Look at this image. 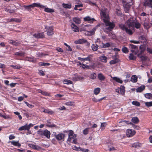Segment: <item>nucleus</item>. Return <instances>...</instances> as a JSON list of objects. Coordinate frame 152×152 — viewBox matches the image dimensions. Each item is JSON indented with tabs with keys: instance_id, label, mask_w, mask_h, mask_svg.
Returning a JSON list of instances; mask_svg holds the SVG:
<instances>
[{
	"instance_id": "1",
	"label": "nucleus",
	"mask_w": 152,
	"mask_h": 152,
	"mask_svg": "<svg viewBox=\"0 0 152 152\" xmlns=\"http://www.w3.org/2000/svg\"><path fill=\"white\" fill-rule=\"evenodd\" d=\"M100 14L103 20L106 25L107 26H108L105 28L104 29V31L105 32L108 33V31L107 30L111 31L115 27V25L113 23L109 21V11L107 9L104 8H102L101 10Z\"/></svg>"
},
{
	"instance_id": "2",
	"label": "nucleus",
	"mask_w": 152,
	"mask_h": 152,
	"mask_svg": "<svg viewBox=\"0 0 152 152\" xmlns=\"http://www.w3.org/2000/svg\"><path fill=\"white\" fill-rule=\"evenodd\" d=\"M136 19L133 18H131L129 19L125 23V26L124 25H119V27L123 31H125L126 33L130 35L133 34L132 29L134 28V24L135 22Z\"/></svg>"
},
{
	"instance_id": "3",
	"label": "nucleus",
	"mask_w": 152,
	"mask_h": 152,
	"mask_svg": "<svg viewBox=\"0 0 152 152\" xmlns=\"http://www.w3.org/2000/svg\"><path fill=\"white\" fill-rule=\"evenodd\" d=\"M76 137V135L73 132L70 130L69 131V133L68 134V138L67 141L70 142L72 140L74 139Z\"/></svg>"
},
{
	"instance_id": "4",
	"label": "nucleus",
	"mask_w": 152,
	"mask_h": 152,
	"mask_svg": "<svg viewBox=\"0 0 152 152\" xmlns=\"http://www.w3.org/2000/svg\"><path fill=\"white\" fill-rule=\"evenodd\" d=\"M130 47L132 49L131 51L134 54H136L138 52V48L137 47L133 45L130 44Z\"/></svg>"
},
{
	"instance_id": "5",
	"label": "nucleus",
	"mask_w": 152,
	"mask_h": 152,
	"mask_svg": "<svg viewBox=\"0 0 152 152\" xmlns=\"http://www.w3.org/2000/svg\"><path fill=\"white\" fill-rule=\"evenodd\" d=\"M125 87L123 86H121L119 88H118L115 89V91L118 94H121L122 95L124 94Z\"/></svg>"
},
{
	"instance_id": "6",
	"label": "nucleus",
	"mask_w": 152,
	"mask_h": 152,
	"mask_svg": "<svg viewBox=\"0 0 152 152\" xmlns=\"http://www.w3.org/2000/svg\"><path fill=\"white\" fill-rule=\"evenodd\" d=\"M135 134V131L132 129H128L126 132V135L128 137H132Z\"/></svg>"
},
{
	"instance_id": "7",
	"label": "nucleus",
	"mask_w": 152,
	"mask_h": 152,
	"mask_svg": "<svg viewBox=\"0 0 152 152\" xmlns=\"http://www.w3.org/2000/svg\"><path fill=\"white\" fill-rule=\"evenodd\" d=\"M149 19L148 17L145 18L144 20V23L143 24L144 27L146 28H148L149 27Z\"/></svg>"
},
{
	"instance_id": "8",
	"label": "nucleus",
	"mask_w": 152,
	"mask_h": 152,
	"mask_svg": "<svg viewBox=\"0 0 152 152\" xmlns=\"http://www.w3.org/2000/svg\"><path fill=\"white\" fill-rule=\"evenodd\" d=\"M64 137L65 134L63 133H60L55 135V137L58 140H62L64 139Z\"/></svg>"
},
{
	"instance_id": "9",
	"label": "nucleus",
	"mask_w": 152,
	"mask_h": 152,
	"mask_svg": "<svg viewBox=\"0 0 152 152\" xmlns=\"http://www.w3.org/2000/svg\"><path fill=\"white\" fill-rule=\"evenodd\" d=\"M99 59L102 62L106 63L107 62L108 58L106 56H104V55H102L99 57Z\"/></svg>"
},
{
	"instance_id": "10",
	"label": "nucleus",
	"mask_w": 152,
	"mask_h": 152,
	"mask_svg": "<svg viewBox=\"0 0 152 152\" xmlns=\"http://www.w3.org/2000/svg\"><path fill=\"white\" fill-rule=\"evenodd\" d=\"M47 33L48 35L50 36L53 34V28L52 27H49L47 28Z\"/></svg>"
},
{
	"instance_id": "11",
	"label": "nucleus",
	"mask_w": 152,
	"mask_h": 152,
	"mask_svg": "<svg viewBox=\"0 0 152 152\" xmlns=\"http://www.w3.org/2000/svg\"><path fill=\"white\" fill-rule=\"evenodd\" d=\"M144 5L145 6H148L152 7V0H145Z\"/></svg>"
},
{
	"instance_id": "12",
	"label": "nucleus",
	"mask_w": 152,
	"mask_h": 152,
	"mask_svg": "<svg viewBox=\"0 0 152 152\" xmlns=\"http://www.w3.org/2000/svg\"><path fill=\"white\" fill-rule=\"evenodd\" d=\"M75 42L76 44H82L87 43L88 45H89L90 44L89 43L87 42L86 40L83 39H79L78 40L76 41Z\"/></svg>"
},
{
	"instance_id": "13",
	"label": "nucleus",
	"mask_w": 152,
	"mask_h": 152,
	"mask_svg": "<svg viewBox=\"0 0 152 152\" xmlns=\"http://www.w3.org/2000/svg\"><path fill=\"white\" fill-rule=\"evenodd\" d=\"M32 7V9H33L34 7H40V8H45V6L43 5H41L40 3H34L31 4Z\"/></svg>"
},
{
	"instance_id": "14",
	"label": "nucleus",
	"mask_w": 152,
	"mask_h": 152,
	"mask_svg": "<svg viewBox=\"0 0 152 152\" xmlns=\"http://www.w3.org/2000/svg\"><path fill=\"white\" fill-rule=\"evenodd\" d=\"M43 136L46 137L48 139H49L50 137V131L47 129L44 131Z\"/></svg>"
},
{
	"instance_id": "15",
	"label": "nucleus",
	"mask_w": 152,
	"mask_h": 152,
	"mask_svg": "<svg viewBox=\"0 0 152 152\" xmlns=\"http://www.w3.org/2000/svg\"><path fill=\"white\" fill-rule=\"evenodd\" d=\"M84 20L85 21H88L90 23H92L93 21L95 20V19L94 18H91L90 17L87 16L84 18Z\"/></svg>"
},
{
	"instance_id": "16",
	"label": "nucleus",
	"mask_w": 152,
	"mask_h": 152,
	"mask_svg": "<svg viewBox=\"0 0 152 152\" xmlns=\"http://www.w3.org/2000/svg\"><path fill=\"white\" fill-rule=\"evenodd\" d=\"M96 30V28H93L91 31H87L86 34L88 36H90L93 35L94 34Z\"/></svg>"
},
{
	"instance_id": "17",
	"label": "nucleus",
	"mask_w": 152,
	"mask_h": 152,
	"mask_svg": "<svg viewBox=\"0 0 152 152\" xmlns=\"http://www.w3.org/2000/svg\"><path fill=\"white\" fill-rule=\"evenodd\" d=\"M71 27L73 31L75 32H77L79 31L78 28L76 26L75 24L72 23L71 25Z\"/></svg>"
},
{
	"instance_id": "18",
	"label": "nucleus",
	"mask_w": 152,
	"mask_h": 152,
	"mask_svg": "<svg viewBox=\"0 0 152 152\" xmlns=\"http://www.w3.org/2000/svg\"><path fill=\"white\" fill-rule=\"evenodd\" d=\"M33 36L37 38H42L44 37L43 34L42 33L35 34Z\"/></svg>"
},
{
	"instance_id": "19",
	"label": "nucleus",
	"mask_w": 152,
	"mask_h": 152,
	"mask_svg": "<svg viewBox=\"0 0 152 152\" xmlns=\"http://www.w3.org/2000/svg\"><path fill=\"white\" fill-rule=\"evenodd\" d=\"M119 123H122L121 124V126H125L126 124H132V123L128 121H120L119 122Z\"/></svg>"
},
{
	"instance_id": "20",
	"label": "nucleus",
	"mask_w": 152,
	"mask_h": 152,
	"mask_svg": "<svg viewBox=\"0 0 152 152\" xmlns=\"http://www.w3.org/2000/svg\"><path fill=\"white\" fill-rule=\"evenodd\" d=\"M18 130L19 131H21L24 130H27L29 131L28 129L27 126V124H26L24 126H22L19 128Z\"/></svg>"
},
{
	"instance_id": "21",
	"label": "nucleus",
	"mask_w": 152,
	"mask_h": 152,
	"mask_svg": "<svg viewBox=\"0 0 152 152\" xmlns=\"http://www.w3.org/2000/svg\"><path fill=\"white\" fill-rule=\"evenodd\" d=\"M113 45V44L111 42H108L106 44L103 43L102 44V48H108L110 46H112Z\"/></svg>"
},
{
	"instance_id": "22",
	"label": "nucleus",
	"mask_w": 152,
	"mask_h": 152,
	"mask_svg": "<svg viewBox=\"0 0 152 152\" xmlns=\"http://www.w3.org/2000/svg\"><path fill=\"white\" fill-rule=\"evenodd\" d=\"M141 145V144L139 142H135L132 145V147L137 148H140Z\"/></svg>"
},
{
	"instance_id": "23",
	"label": "nucleus",
	"mask_w": 152,
	"mask_h": 152,
	"mask_svg": "<svg viewBox=\"0 0 152 152\" xmlns=\"http://www.w3.org/2000/svg\"><path fill=\"white\" fill-rule=\"evenodd\" d=\"M99 79L101 81H103L105 79V76L102 73H99L98 74V76Z\"/></svg>"
},
{
	"instance_id": "24",
	"label": "nucleus",
	"mask_w": 152,
	"mask_h": 152,
	"mask_svg": "<svg viewBox=\"0 0 152 152\" xmlns=\"http://www.w3.org/2000/svg\"><path fill=\"white\" fill-rule=\"evenodd\" d=\"M111 78H112L113 80H115L116 82L118 83H123V81L118 77H111Z\"/></svg>"
},
{
	"instance_id": "25",
	"label": "nucleus",
	"mask_w": 152,
	"mask_h": 152,
	"mask_svg": "<svg viewBox=\"0 0 152 152\" xmlns=\"http://www.w3.org/2000/svg\"><path fill=\"white\" fill-rule=\"evenodd\" d=\"M11 143L12 145L15 146H17L18 147H20L21 146V145L18 142V141H12L11 142Z\"/></svg>"
},
{
	"instance_id": "26",
	"label": "nucleus",
	"mask_w": 152,
	"mask_h": 152,
	"mask_svg": "<svg viewBox=\"0 0 152 152\" xmlns=\"http://www.w3.org/2000/svg\"><path fill=\"white\" fill-rule=\"evenodd\" d=\"M132 121L134 124H137L139 122V120L137 117H134L132 118Z\"/></svg>"
},
{
	"instance_id": "27",
	"label": "nucleus",
	"mask_w": 152,
	"mask_h": 152,
	"mask_svg": "<svg viewBox=\"0 0 152 152\" xmlns=\"http://www.w3.org/2000/svg\"><path fill=\"white\" fill-rule=\"evenodd\" d=\"M62 6L65 8L70 9L71 8L72 5L70 3L68 4H64L63 3L62 4Z\"/></svg>"
},
{
	"instance_id": "28",
	"label": "nucleus",
	"mask_w": 152,
	"mask_h": 152,
	"mask_svg": "<svg viewBox=\"0 0 152 152\" xmlns=\"http://www.w3.org/2000/svg\"><path fill=\"white\" fill-rule=\"evenodd\" d=\"M145 87L144 86H142L138 88H137L136 91L137 92H141L145 89Z\"/></svg>"
},
{
	"instance_id": "29",
	"label": "nucleus",
	"mask_w": 152,
	"mask_h": 152,
	"mask_svg": "<svg viewBox=\"0 0 152 152\" xmlns=\"http://www.w3.org/2000/svg\"><path fill=\"white\" fill-rule=\"evenodd\" d=\"M98 45L96 44H93L91 46L92 50L94 51H96L98 48Z\"/></svg>"
},
{
	"instance_id": "30",
	"label": "nucleus",
	"mask_w": 152,
	"mask_h": 152,
	"mask_svg": "<svg viewBox=\"0 0 152 152\" xmlns=\"http://www.w3.org/2000/svg\"><path fill=\"white\" fill-rule=\"evenodd\" d=\"M25 54V53L21 51H20L19 52H16L15 53V55L20 56H23Z\"/></svg>"
},
{
	"instance_id": "31",
	"label": "nucleus",
	"mask_w": 152,
	"mask_h": 152,
	"mask_svg": "<svg viewBox=\"0 0 152 152\" xmlns=\"http://www.w3.org/2000/svg\"><path fill=\"white\" fill-rule=\"evenodd\" d=\"M137 56L140 58L142 61H145L147 60V57L146 56H141L140 54L137 55Z\"/></svg>"
},
{
	"instance_id": "32",
	"label": "nucleus",
	"mask_w": 152,
	"mask_h": 152,
	"mask_svg": "<svg viewBox=\"0 0 152 152\" xmlns=\"http://www.w3.org/2000/svg\"><path fill=\"white\" fill-rule=\"evenodd\" d=\"M141 26L140 24L136 20L134 24V28L135 27L137 29L139 28Z\"/></svg>"
},
{
	"instance_id": "33",
	"label": "nucleus",
	"mask_w": 152,
	"mask_h": 152,
	"mask_svg": "<svg viewBox=\"0 0 152 152\" xmlns=\"http://www.w3.org/2000/svg\"><path fill=\"white\" fill-rule=\"evenodd\" d=\"M23 7L26 10L29 12L31 11V9H32V7H31V4L28 6L24 5Z\"/></svg>"
},
{
	"instance_id": "34",
	"label": "nucleus",
	"mask_w": 152,
	"mask_h": 152,
	"mask_svg": "<svg viewBox=\"0 0 152 152\" xmlns=\"http://www.w3.org/2000/svg\"><path fill=\"white\" fill-rule=\"evenodd\" d=\"M140 54L143 53L145 49V47L144 45H141L140 47Z\"/></svg>"
},
{
	"instance_id": "35",
	"label": "nucleus",
	"mask_w": 152,
	"mask_h": 152,
	"mask_svg": "<svg viewBox=\"0 0 152 152\" xmlns=\"http://www.w3.org/2000/svg\"><path fill=\"white\" fill-rule=\"evenodd\" d=\"M137 77L136 75H133L131 77V80L132 82L135 83L137 81Z\"/></svg>"
},
{
	"instance_id": "36",
	"label": "nucleus",
	"mask_w": 152,
	"mask_h": 152,
	"mask_svg": "<svg viewBox=\"0 0 152 152\" xmlns=\"http://www.w3.org/2000/svg\"><path fill=\"white\" fill-rule=\"evenodd\" d=\"M63 83L67 85L72 84V82L71 81L68 80H65L63 81Z\"/></svg>"
},
{
	"instance_id": "37",
	"label": "nucleus",
	"mask_w": 152,
	"mask_h": 152,
	"mask_svg": "<svg viewBox=\"0 0 152 152\" xmlns=\"http://www.w3.org/2000/svg\"><path fill=\"white\" fill-rule=\"evenodd\" d=\"M21 21V20L20 19L15 18H12L9 20V21L10 22H15L17 23H19Z\"/></svg>"
},
{
	"instance_id": "38",
	"label": "nucleus",
	"mask_w": 152,
	"mask_h": 152,
	"mask_svg": "<svg viewBox=\"0 0 152 152\" xmlns=\"http://www.w3.org/2000/svg\"><path fill=\"white\" fill-rule=\"evenodd\" d=\"M73 21L75 22V23L77 24H80L81 21L80 19L77 18H74L73 19Z\"/></svg>"
},
{
	"instance_id": "39",
	"label": "nucleus",
	"mask_w": 152,
	"mask_h": 152,
	"mask_svg": "<svg viewBox=\"0 0 152 152\" xmlns=\"http://www.w3.org/2000/svg\"><path fill=\"white\" fill-rule=\"evenodd\" d=\"M119 61V60L118 59H116L115 60L113 59L109 63L110 64H114L118 62Z\"/></svg>"
},
{
	"instance_id": "40",
	"label": "nucleus",
	"mask_w": 152,
	"mask_h": 152,
	"mask_svg": "<svg viewBox=\"0 0 152 152\" xmlns=\"http://www.w3.org/2000/svg\"><path fill=\"white\" fill-rule=\"evenodd\" d=\"M133 54V53H132L130 54L129 56V58L131 60H135L136 59V56H134Z\"/></svg>"
},
{
	"instance_id": "41",
	"label": "nucleus",
	"mask_w": 152,
	"mask_h": 152,
	"mask_svg": "<svg viewBox=\"0 0 152 152\" xmlns=\"http://www.w3.org/2000/svg\"><path fill=\"white\" fill-rule=\"evenodd\" d=\"M45 7L44 10L45 12L50 13H52L54 12V10L53 9Z\"/></svg>"
},
{
	"instance_id": "42",
	"label": "nucleus",
	"mask_w": 152,
	"mask_h": 152,
	"mask_svg": "<svg viewBox=\"0 0 152 152\" xmlns=\"http://www.w3.org/2000/svg\"><path fill=\"white\" fill-rule=\"evenodd\" d=\"M100 89L99 88H95L94 91V94H95L97 95L100 92Z\"/></svg>"
},
{
	"instance_id": "43",
	"label": "nucleus",
	"mask_w": 152,
	"mask_h": 152,
	"mask_svg": "<svg viewBox=\"0 0 152 152\" xmlns=\"http://www.w3.org/2000/svg\"><path fill=\"white\" fill-rule=\"evenodd\" d=\"M4 10L5 11L9 12L10 13H13L15 12L14 10H11L9 8H5L4 9Z\"/></svg>"
},
{
	"instance_id": "44",
	"label": "nucleus",
	"mask_w": 152,
	"mask_h": 152,
	"mask_svg": "<svg viewBox=\"0 0 152 152\" xmlns=\"http://www.w3.org/2000/svg\"><path fill=\"white\" fill-rule=\"evenodd\" d=\"M45 113H47L51 115L52 114L54 113V112L53 111L51 110H49L48 109H45Z\"/></svg>"
},
{
	"instance_id": "45",
	"label": "nucleus",
	"mask_w": 152,
	"mask_h": 152,
	"mask_svg": "<svg viewBox=\"0 0 152 152\" xmlns=\"http://www.w3.org/2000/svg\"><path fill=\"white\" fill-rule=\"evenodd\" d=\"M151 93H148L146 94H145V97L149 99H151Z\"/></svg>"
},
{
	"instance_id": "46",
	"label": "nucleus",
	"mask_w": 152,
	"mask_h": 152,
	"mask_svg": "<svg viewBox=\"0 0 152 152\" xmlns=\"http://www.w3.org/2000/svg\"><path fill=\"white\" fill-rule=\"evenodd\" d=\"M132 103L133 105H136L137 106H139L140 105V103L136 101H133Z\"/></svg>"
},
{
	"instance_id": "47",
	"label": "nucleus",
	"mask_w": 152,
	"mask_h": 152,
	"mask_svg": "<svg viewBox=\"0 0 152 152\" xmlns=\"http://www.w3.org/2000/svg\"><path fill=\"white\" fill-rule=\"evenodd\" d=\"M122 51L124 53H127L129 52L127 48L126 47H123L122 48Z\"/></svg>"
},
{
	"instance_id": "48",
	"label": "nucleus",
	"mask_w": 152,
	"mask_h": 152,
	"mask_svg": "<svg viewBox=\"0 0 152 152\" xmlns=\"http://www.w3.org/2000/svg\"><path fill=\"white\" fill-rule=\"evenodd\" d=\"M145 104V105L147 107L152 106V102H146Z\"/></svg>"
},
{
	"instance_id": "49",
	"label": "nucleus",
	"mask_w": 152,
	"mask_h": 152,
	"mask_svg": "<svg viewBox=\"0 0 152 152\" xmlns=\"http://www.w3.org/2000/svg\"><path fill=\"white\" fill-rule=\"evenodd\" d=\"M24 102L26 104L27 106L30 108H32L34 107V106L33 105L29 104L28 102Z\"/></svg>"
},
{
	"instance_id": "50",
	"label": "nucleus",
	"mask_w": 152,
	"mask_h": 152,
	"mask_svg": "<svg viewBox=\"0 0 152 152\" xmlns=\"http://www.w3.org/2000/svg\"><path fill=\"white\" fill-rule=\"evenodd\" d=\"M124 10L126 12H128L129 10V9L130 7L129 6H127V7H126V6H124Z\"/></svg>"
},
{
	"instance_id": "51",
	"label": "nucleus",
	"mask_w": 152,
	"mask_h": 152,
	"mask_svg": "<svg viewBox=\"0 0 152 152\" xmlns=\"http://www.w3.org/2000/svg\"><path fill=\"white\" fill-rule=\"evenodd\" d=\"M141 16L143 17H145L146 18L148 17L149 14H146L145 12H143L141 14Z\"/></svg>"
},
{
	"instance_id": "52",
	"label": "nucleus",
	"mask_w": 152,
	"mask_h": 152,
	"mask_svg": "<svg viewBox=\"0 0 152 152\" xmlns=\"http://www.w3.org/2000/svg\"><path fill=\"white\" fill-rule=\"evenodd\" d=\"M43 132L44 131L40 129L37 131V134L41 136H43Z\"/></svg>"
},
{
	"instance_id": "53",
	"label": "nucleus",
	"mask_w": 152,
	"mask_h": 152,
	"mask_svg": "<svg viewBox=\"0 0 152 152\" xmlns=\"http://www.w3.org/2000/svg\"><path fill=\"white\" fill-rule=\"evenodd\" d=\"M83 6L82 4H80L78 5H75L74 8V9L75 10H77L78 9H77V7H82Z\"/></svg>"
},
{
	"instance_id": "54",
	"label": "nucleus",
	"mask_w": 152,
	"mask_h": 152,
	"mask_svg": "<svg viewBox=\"0 0 152 152\" xmlns=\"http://www.w3.org/2000/svg\"><path fill=\"white\" fill-rule=\"evenodd\" d=\"M106 125V123H101V128L102 129H104V127Z\"/></svg>"
},
{
	"instance_id": "55",
	"label": "nucleus",
	"mask_w": 152,
	"mask_h": 152,
	"mask_svg": "<svg viewBox=\"0 0 152 152\" xmlns=\"http://www.w3.org/2000/svg\"><path fill=\"white\" fill-rule=\"evenodd\" d=\"M50 65V64L49 63H41L39 64V65L40 66H49Z\"/></svg>"
},
{
	"instance_id": "56",
	"label": "nucleus",
	"mask_w": 152,
	"mask_h": 152,
	"mask_svg": "<svg viewBox=\"0 0 152 152\" xmlns=\"http://www.w3.org/2000/svg\"><path fill=\"white\" fill-rule=\"evenodd\" d=\"M80 151L83 152H89V150L88 149H85L84 148H80Z\"/></svg>"
},
{
	"instance_id": "57",
	"label": "nucleus",
	"mask_w": 152,
	"mask_h": 152,
	"mask_svg": "<svg viewBox=\"0 0 152 152\" xmlns=\"http://www.w3.org/2000/svg\"><path fill=\"white\" fill-rule=\"evenodd\" d=\"M56 50L58 52H63V50L61 48L59 47H57Z\"/></svg>"
},
{
	"instance_id": "58",
	"label": "nucleus",
	"mask_w": 152,
	"mask_h": 152,
	"mask_svg": "<svg viewBox=\"0 0 152 152\" xmlns=\"http://www.w3.org/2000/svg\"><path fill=\"white\" fill-rule=\"evenodd\" d=\"M96 74L95 73H93L91 74V78L92 79H94L96 78V76H95Z\"/></svg>"
},
{
	"instance_id": "59",
	"label": "nucleus",
	"mask_w": 152,
	"mask_h": 152,
	"mask_svg": "<svg viewBox=\"0 0 152 152\" xmlns=\"http://www.w3.org/2000/svg\"><path fill=\"white\" fill-rule=\"evenodd\" d=\"M88 128L86 129L83 130V134H87L88 133Z\"/></svg>"
},
{
	"instance_id": "60",
	"label": "nucleus",
	"mask_w": 152,
	"mask_h": 152,
	"mask_svg": "<svg viewBox=\"0 0 152 152\" xmlns=\"http://www.w3.org/2000/svg\"><path fill=\"white\" fill-rule=\"evenodd\" d=\"M40 93H41V94H42L44 95H48V93L45 91H40L39 92Z\"/></svg>"
},
{
	"instance_id": "61",
	"label": "nucleus",
	"mask_w": 152,
	"mask_h": 152,
	"mask_svg": "<svg viewBox=\"0 0 152 152\" xmlns=\"http://www.w3.org/2000/svg\"><path fill=\"white\" fill-rule=\"evenodd\" d=\"M147 51L149 53L152 54V49L149 48H147Z\"/></svg>"
},
{
	"instance_id": "62",
	"label": "nucleus",
	"mask_w": 152,
	"mask_h": 152,
	"mask_svg": "<svg viewBox=\"0 0 152 152\" xmlns=\"http://www.w3.org/2000/svg\"><path fill=\"white\" fill-rule=\"evenodd\" d=\"M117 54V53H115V55L113 56L112 57L113 59L115 60L116 59H118V56Z\"/></svg>"
},
{
	"instance_id": "63",
	"label": "nucleus",
	"mask_w": 152,
	"mask_h": 152,
	"mask_svg": "<svg viewBox=\"0 0 152 152\" xmlns=\"http://www.w3.org/2000/svg\"><path fill=\"white\" fill-rule=\"evenodd\" d=\"M79 79L77 75H75V77H73L72 79L75 81Z\"/></svg>"
},
{
	"instance_id": "64",
	"label": "nucleus",
	"mask_w": 152,
	"mask_h": 152,
	"mask_svg": "<svg viewBox=\"0 0 152 152\" xmlns=\"http://www.w3.org/2000/svg\"><path fill=\"white\" fill-rule=\"evenodd\" d=\"M30 146L34 149H36V150L38 149L37 148V147L35 145H30Z\"/></svg>"
}]
</instances>
